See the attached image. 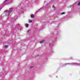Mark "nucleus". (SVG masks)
Returning a JSON list of instances; mask_svg holds the SVG:
<instances>
[{
  "instance_id": "f257e3e1",
  "label": "nucleus",
  "mask_w": 80,
  "mask_h": 80,
  "mask_svg": "<svg viewBox=\"0 0 80 80\" xmlns=\"http://www.w3.org/2000/svg\"><path fill=\"white\" fill-rule=\"evenodd\" d=\"M13 9L12 8H11L8 10H5L4 12V13L6 17H8V18L10 17L12 15V11Z\"/></svg>"
},
{
  "instance_id": "f03ea898",
  "label": "nucleus",
  "mask_w": 80,
  "mask_h": 80,
  "mask_svg": "<svg viewBox=\"0 0 80 80\" xmlns=\"http://www.w3.org/2000/svg\"><path fill=\"white\" fill-rule=\"evenodd\" d=\"M71 65H75V66H80V63H77V62H72L71 63Z\"/></svg>"
},
{
  "instance_id": "7ed1b4c3",
  "label": "nucleus",
  "mask_w": 80,
  "mask_h": 80,
  "mask_svg": "<svg viewBox=\"0 0 80 80\" xmlns=\"http://www.w3.org/2000/svg\"><path fill=\"white\" fill-rule=\"evenodd\" d=\"M9 3H10V2L9 1V0H5L2 3V5H7Z\"/></svg>"
},
{
  "instance_id": "20e7f679",
  "label": "nucleus",
  "mask_w": 80,
  "mask_h": 80,
  "mask_svg": "<svg viewBox=\"0 0 80 80\" xmlns=\"http://www.w3.org/2000/svg\"><path fill=\"white\" fill-rule=\"evenodd\" d=\"M25 26L27 28H28V23L25 24Z\"/></svg>"
},
{
  "instance_id": "39448f33",
  "label": "nucleus",
  "mask_w": 80,
  "mask_h": 80,
  "mask_svg": "<svg viewBox=\"0 0 80 80\" xmlns=\"http://www.w3.org/2000/svg\"><path fill=\"white\" fill-rule=\"evenodd\" d=\"M45 42V41H42L39 42L40 43H44V42Z\"/></svg>"
},
{
  "instance_id": "423d86ee",
  "label": "nucleus",
  "mask_w": 80,
  "mask_h": 80,
  "mask_svg": "<svg viewBox=\"0 0 80 80\" xmlns=\"http://www.w3.org/2000/svg\"><path fill=\"white\" fill-rule=\"evenodd\" d=\"M59 35V33H58L55 36V38H56V37H57V36H58Z\"/></svg>"
},
{
  "instance_id": "0eeeda50",
  "label": "nucleus",
  "mask_w": 80,
  "mask_h": 80,
  "mask_svg": "<svg viewBox=\"0 0 80 80\" xmlns=\"http://www.w3.org/2000/svg\"><path fill=\"white\" fill-rule=\"evenodd\" d=\"M31 18H34V15L32 14L31 15Z\"/></svg>"
},
{
  "instance_id": "6e6552de",
  "label": "nucleus",
  "mask_w": 80,
  "mask_h": 80,
  "mask_svg": "<svg viewBox=\"0 0 80 80\" xmlns=\"http://www.w3.org/2000/svg\"><path fill=\"white\" fill-rule=\"evenodd\" d=\"M78 6H80V1L77 4Z\"/></svg>"
},
{
  "instance_id": "1a4fd4ad",
  "label": "nucleus",
  "mask_w": 80,
  "mask_h": 80,
  "mask_svg": "<svg viewBox=\"0 0 80 80\" xmlns=\"http://www.w3.org/2000/svg\"><path fill=\"white\" fill-rule=\"evenodd\" d=\"M30 33V30H28V32H27V33L28 34V33Z\"/></svg>"
},
{
  "instance_id": "9d476101",
  "label": "nucleus",
  "mask_w": 80,
  "mask_h": 80,
  "mask_svg": "<svg viewBox=\"0 0 80 80\" xmlns=\"http://www.w3.org/2000/svg\"><path fill=\"white\" fill-rule=\"evenodd\" d=\"M29 23H32V21L31 20H29Z\"/></svg>"
},
{
  "instance_id": "9b49d317",
  "label": "nucleus",
  "mask_w": 80,
  "mask_h": 80,
  "mask_svg": "<svg viewBox=\"0 0 80 80\" xmlns=\"http://www.w3.org/2000/svg\"><path fill=\"white\" fill-rule=\"evenodd\" d=\"M65 12H62L61 13L62 15H63V14H65Z\"/></svg>"
},
{
  "instance_id": "f8f14e48",
  "label": "nucleus",
  "mask_w": 80,
  "mask_h": 80,
  "mask_svg": "<svg viewBox=\"0 0 80 80\" xmlns=\"http://www.w3.org/2000/svg\"><path fill=\"white\" fill-rule=\"evenodd\" d=\"M52 8H54V9H55V6H54V5L52 6Z\"/></svg>"
},
{
  "instance_id": "ddd939ff",
  "label": "nucleus",
  "mask_w": 80,
  "mask_h": 80,
  "mask_svg": "<svg viewBox=\"0 0 80 80\" xmlns=\"http://www.w3.org/2000/svg\"><path fill=\"white\" fill-rule=\"evenodd\" d=\"M7 47H8V46L5 45V46H4L5 48H7Z\"/></svg>"
},
{
  "instance_id": "4468645a",
  "label": "nucleus",
  "mask_w": 80,
  "mask_h": 80,
  "mask_svg": "<svg viewBox=\"0 0 80 80\" xmlns=\"http://www.w3.org/2000/svg\"><path fill=\"white\" fill-rule=\"evenodd\" d=\"M17 18H15V19H14L13 20H16V19H17Z\"/></svg>"
},
{
  "instance_id": "2eb2a0df",
  "label": "nucleus",
  "mask_w": 80,
  "mask_h": 80,
  "mask_svg": "<svg viewBox=\"0 0 80 80\" xmlns=\"http://www.w3.org/2000/svg\"><path fill=\"white\" fill-rule=\"evenodd\" d=\"M73 7V5H71L70 6V7L71 8V7Z\"/></svg>"
},
{
  "instance_id": "dca6fc26",
  "label": "nucleus",
  "mask_w": 80,
  "mask_h": 80,
  "mask_svg": "<svg viewBox=\"0 0 80 80\" xmlns=\"http://www.w3.org/2000/svg\"><path fill=\"white\" fill-rule=\"evenodd\" d=\"M33 66H31V67H30V68H33Z\"/></svg>"
},
{
  "instance_id": "f3484780",
  "label": "nucleus",
  "mask_w": 80,
  "mask_h": 80,
  "mask_svg": "<svg viewBox=\"0 0 80 80\" xmlns=\"http://www.w3.org/2000/svg\"><path fill=\"white\" fill-rule=\"evenodd\" d=\"M68 63H65V65H68Z\"/></svg>"
},
{
  "instance_id": "a211bd4d",
  "label": "nucleus",
  "mask_w": 80,
  "mask_h": 80,
  "mask_svg": "<svg viewBox=\"0 0 80 80\" xmlns=\"http://www.w3.org/2000/svg\"><path fill=\"white\" fill-rule=\"evenodd\" d=\"M1 9H2V7H1V6H0V10H1Z\"/></svg>"
},
{
  "instance_id": "6ab92c4d",
  "label": "nucleus",
  "mask_w": 80,
  "mask_h": 80,
  "mask_svg": "<svg viewBox=\"0 0 80 80\" xmlns=\"http://www.w3.org/2000/svg\"><path fill=\"white\" fill-rule=\"evenodd\" d=\"M2 15H1V17L0 18V19H2Z\"/></svg>"
},
{
  "instance_id": "aec40b11",
  "label": "nucleus",
  "mask_w": 80,
  "mask_h": 80,
  "mask_svg": "<svg viewBox=\"0 0 80 80\" xmlns=\"http://www.w3.org/2000/svg\"><path fill=\"white\" fill-rule=\"evenodd\" d=\"M15 17H16V16H15V17H14V18H15Z\"/></svg>"
},
{
  "instance_id": "412c9836",
  "label": "nucleus",
  "mask_w": 80,
  "mask_h": 80,
  "mask_svg": "<svg viewBox=\"0 0 80 80\" xmlns=\"http://www.w3.org/2000/svg\"><path fill=\"white\" fill-rule=\"evenodd\" d=\"M11 2H12V1H11Z\"/></svg>"
},
{
  "instance_id": "4be33fe9",
  "label": "nucleus",
  "mask_w": 80,
  "mask_h": 80,
  "mask_svg": "<svg viewBox=\"0 0 80 80\" xmlns=\"http://www.w3.org/2000/svg\"><path fill=\"white\" fill-rule=\"evenodd\" d=\"M55 40H56L55 39Z\"/></svg>"
}]
</instances>
